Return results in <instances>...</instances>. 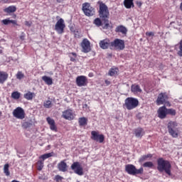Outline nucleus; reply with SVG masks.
I'll return each instance as SVG.
<instances>
[{
	"mask_svg": "<svg viewBox=\"0 0 182 182\" xmlns=\"http://www.w3.org/2000/svg\"><path fill=\"white\" fill-rule=\"evenodd\" d=\"M157 170L159 173L165 171L168 176H171V164L163 158H159L157 159Z\"/></svg>",
	"mask_w": 182,
	"mask_h": 182,
	"instance_id": "nucleus-1",
	"label": "nucleus"
},
{
	"mask_svg": "<svg viewBox=\"0 0 182 182\" xmlns=\"http://www.w3.org/2000/svg\"><path fill=\"white\" fill-rule=\"evenodd\" d=\"M97 5L99 6L98 14L101 19H109L110 13L109 12V7L106 4L103 3L101 0L97 2Z\"/></svg>",
	"mask_w": 182,
	"mask_h": 182,
	"instance_id": "nucleus-2",
	"label": "nucleus"
},
{
	"mask_svg": "<svg viewBox=\"0 0 182 182\" xmlns=\"http://www.w3.org/2000/svg\"><path fill=\"white\" fill-rule=\"evenodd\" d=\"M125 171L130 176H137V174H143L144 169H143V167L136 169L134 165L127 164L125 166Z\"/></svg>",
	"mask_w": 182,
	"mask_h": 182,
	"instance_id": "nucleus-3",
	"label": "nucleus"
},
{
	"mask_svg": "<svg viewBox=\"0 0 182 182\" xmlns=\"http://www.w3.org/2000/svg\"><path fill=\"white\" fill-rule=\"evenodd\" d=\"M177 126H178L177 122L171 121L168 123V132L174 139L178 137V129H176Z\"/></svg>",
	"mask_w": 182,
	"mask_h": 182,
	"instance_id": "nucleus-4",
	"label": "nucleus"
},
{
	"mask_svg": "<svg viewBox=\"0 0 182 182\" xmlns=\"http://www.w3.org/2000/svg\"><path fill=\"white\" fill-rule=\"evenodd\" d=\"M82 11L85 16H93L96 14V10L87 2L82 4Z\"/></svg>",
	"mask_w": 182,
	"mask_h": 182,
	"instance_id": "nucleus-5",
	"label": "nucleus"
},
{
	"mask_svg": "<svg viewBox=\"0 0 182 182\" xmlns=\"http://www.w3.org/2000/svg\"><path fill=\"white\" fill-rule=\"evenodd\" d=\"M125 107L127 110H133L139 106V100L134 97H127L125 100Z\"/></svg>",
	"mask_w": 182,
	"mask_h": 182,
	"instance_id": "nucleus-6",
	"label": "nucleus"
},
{
	"mask_svg": "<svg viewBox=\"0 0 182 182\" xmlns=\"http://www.w3.org/2000/svg\"><path fill=\"white\" fill-rule=\"evenodd\" d=\"M110 48H113L115 50H123L126 48L124 41L120 38H116L110 43Z\"/></svg>",
	"mask_w": 182,
	"mask_h": 182,
	"instance_id": "nucleus-7",
	"label": "nucleus"
},
{
	"mask_svg": "<svg viewBox=\"0 0 182 182\" xmlns=\"http://www.w3.org/2000/svg\"><path fill=\"white\" fill-rule=\"evenodd\" d=\"M12 114L14 117L18 119V120H23L26 114L25 113V109L21 107H17L13 110Z\"/></svg>",
	"mask_w": 182,
	"mask_h": 182,
	"instance_id": "nucleus-8",
	"label": "nucleus"
},
{
	"mask_svg": "<svg viewBox=\"0 0 182 182\" xmlns=\"http://www.w3.org/2000/svg\"><path fill=\"white\" fill-rule=\"evenodd\" d=\"M65 28H66V24H65V20L63 18H60L58 20L55 25V31L58 33V35H62L65 33Z\"/></svg>",
	"mask_w": 182,
	"mask_h": 182,
	"instance_id": "nucleus-9",
	"label": "nucleus"
},
{
	"mask_svg": "<svg viewBox=\"0 0 182 182\" xmlns=\"http://www.w3.org/2000/svg\"><path fill=\"white\" fill-rule=\"evenodd\" d=\"M70 167L71 170L74 171L75 174H77V176H83V167H82L80 163L78 161L74 162Z\"/></svg>",
	"mask_w": 182,
	"mask_h": 182,
	"instance_id": "nucleus-10",
	"label": "nucleus"
},
{
	"mask_svg": "<svg viewBox=\"0 0 182 182\" xmlns=\"http://www.w3.org/2000/svg\"><path fill=\"white\" fill-rule=\"evenodd\" d=\"M80 46L83 53H89V52L92 50V47H90V41H89L87 38L82 39Z\"/></svg>",
	"mask_w": 182,
	"mask_h": 182,
	"instance_id": "nucleus-11",
	"label": "nucleus"
},
{
	"mask_svg": "<svg viewBox=\"0 0 182 182\" xmlns=\"http://www.w3.org/2000/svg\"><path fill=\"white\" fill-rule=\"evenodd\" d=\"M91 139L95 141H98L99 143H103V141H105V135L99 134V132L96 131H92Z\"/></svg>",
	"mask_w": 182,
	"mask_h": 182,
	"instance_id": "nucleus-12",
	"label": "nucleus"
},
{
	"mask_svg": "<svg viewBox=\"0 0 182 182\" xmlns=\"http://www.w3.org/2000/svg\"><path fill=\"white\" fill-rule=\"evenodd\" d=\"M87 77L85 75H80L76 77V85L79 87L87 86Z\"/></svg>",
	"mask_w": 182,
	"mask_h": 182,
	"instance_id": "nucleus-13",
	"label": "nucleus"
},
{
	"mask_svg": "<svg viewBox=\"0 0 182 182\" xmlns=\"http://www.w3.org/2000/svg\"><path fill=\"white\" fill-rule=\"evenodd\" d=\"M168 99V96L166 92H161L156 100V105H158V106H160V105H164V103H166V100Z\"/></svg>",
	"mask_w": 182,
	"mask_h": 182,
	"instance_id": "nucleus-14",
	"label": "nucleus"
},
{
	"mask_svg": "<svg viewBox=\"0 0 182 182\" xmlns=\"http://www.w3.org/2000/svg\"><path fill=\"white\" fill-rule=\"evenodd\" d=\"M157 113L158 117H159V119H166V117H167V108L166 106L160 107Z\"/></svg>",
	"mask_w": 182,
	"mask_h": 182,
	"instance_id": "nucleus-15",
	"label": "nucleus"
},
{
	"mask_svg": "<svg viewBox=\"0 0 182 182\" xmlns=\"http://www.w3.org/2000/svg\"><path fill=\"white\" fill-rule=\"evenodd\" d=\"M68 164H66V160H63L60 161L58 165L57 168L59 171H62L63 173H66L68 171Z\"/></svg>",
	"mask_w": 182,
	"mask_h": 182,
	"instance_id": "nucleus-16",
	"label": "nucleus"
},
{
	"mask_svg": "<svg viewBox=\"0 0 182 182\" xmlns=\"http://www.w3.org/2000/svg\"><path fill=\"white\" fill-rule=\"evenodd\" d=\"M62 117L63 119H65L66 120H73L75 119V116L73 115V112H72V109H66L63 112Z\"/></svg>",
	"mask_w": 182,
	"mask_h": 182,
	"instance_id": "nucleus-17",
	"label": "nucleus"
},
{
	"mask_svg": "<svg viewBox=\"0 0 182 182\" xmlns=\"http://www.w3.org/2000/svg\"><path fill=\"white\" fill-rule=\"evenodd\" d=\"M115 32L126 36L127 35V28L124 26L120 25L116 27Z\"/></svg>",
	"mask_w": 182,
	"mask_h": 182,
	"instance_id": "nucleus-18",
	"label": "nucleus"
},
{
	"mask_svg": "<svg viewBox=\"0 0 182 182\" xmlns=\"http://www.w3.org/2000/svg\"><path fill=\"white\" fill-rule=\"evenodd\" d=\"M46 120H47V123L49 124L50 126V130H54L55 132H56L57 130V127H56V124L55 123V119L48 117L46 118Z\"/></svg>",
	"mask_w": 182,
	"mask_h": 182,
	"instance_id": "nucleus-19",
	"label": "nucleus"
},
{
	"mask_svg": "<svg viewBox=\"0 0 182 182\" xmlns=\"http://www.w3.org/2000/svg\"><path fill=\"white\" fill-rule=\"evenodd\" d=\"M9 76L6 72L0 71V84L4 85L8 80Z\"/></svg>",
	"mask_w": 182,
	"mask_h": 182,
	"instance_id": "nucleus-20",
	"label": "nucleus"
},
{
	"mask_svg": "<svg viewBox=\"0 0 182 182\" xmlns=\"http://www.w3.org/2000/svg\"><path fill=\"white\" fill-rule=\"evenodd\" d=\"M1 23H3V25H9V23H12V25H14V26H18V21H16V20H10L9 18L2 20Z\"/></svg>",
	"mask_w": 182,
	"mask_h": 182,
	"instance_id": "nucleus-21",
	"label": "nucleus"
},
{
	"mask_svg": "<svg viewBox=\"0 0 182 182\" xmlns=\"http://www.w3.org/2000/svg\"><path fill=\"white\" fill-rule=\"evenodd\" d=\"M103 21L102 28V29H112L113 28L112 26L109 23V18H101Z\"/></svg>",
	"mask_w": 182,
	"mask_h": 182,
	"instance_id": "nucleus-22",
	"label": "nucleus"
},
{
	"mask_svg": "<svg viewBox=\"0 0 182 182\" xmlns=\"http://www.w3.org/2000/svg\"><path fill=\"white\" fill-rule=\"evenodd\" d=\"M110 46V42L109 40H102L100 42V47L101 49H108Z\"/></svg>",
	"mask_w": 182,
	"mask_h": 182,
	"instance_id": "nucleus-23",
	"label": "nucleus"
},
{
	"mask_svg": "<svg viewBox=\"0 0 182 182\" xmlns=\"http://www.w3.org/2000/svg\"><path fill=\"white\" fill-rule=\"evenodd\" d=\"M131 92H132L133 93H141L142 90L141 88H140V85L133 84L131 86Z\"/></svg>",
	"mask_w": 182,
	"mask_h": 182,
	"instance_id": "nucleus-24",
	"label": "nucleus"
},
{
	"mask_svg": "<svg viewBox=\"0 0 182 182\" xmlns=\"http://www.w3.org/2000/svg\"><path fill=\"white\" fill-rule=\"evenodd\" d=\"M4 12H5V14H14V12H16V6H9L4 9Z\"/></svg>",
	"mask_w": 182,
	"mask_h": 182,
	"instance_id": "nucleus-25",
	"label": "nucleus"
},
{
	"mask_svg": "<svg viewBox=\"0 0 182 182\" xmlns=\"http://www.w3.org/2000/svg\"><path fill=\"white\" fill-rule=\"evenodd\" d=\"M35 93L30 91L27 92L26 94L23 95V97L26 100H32L33 97H35Z\"/></svg>",
	"mask_w": 182,
	"mask_h": 182,
	"instance_id": "nucleus-26",
	"label": "nucleus"
},
{
	"mask_svg": "<svg viewBox=\"0 0 182 182\" xmlns=\"http://www.w3.org/2000/svg\"><path fill=\"white\" fill-rule=\"evenodd\" d=\"M124 5L127 9H130V8L134 7V3H133V0H124Z\"/></svg>",
	"mask_w": 182,
	"mask_h": 182,
	"instance_id": "nucleus-27",
	"label": "nucleus"
},
{
	"mask_svg": "<svg viewBox=\"0 0 182 182\" xmlns=\"http://www.w3.org/2000/svg\"><path fill=\"white\" fill-rule=\"evenodd\" d=\"M42 80H43V82H45V83H46V85H48V86H50V85H53V80L50 77L44 75L42 77Z\"/></svg>",
	"mask_w": 182,
	"mask_h": 182,
	"instance_id": "nucleus-28",
	"label": "nucleus"
},
{
	"mask_svg": "<svg viewBox=\"0 0 182 182\" xmlns=\"http://www.w3.org/2000/svg\"><path fill=\"white\" fill-rule=\"evenodd\" d=\"M136 137H143L144 134V131L142 128H137L134 130Z\"/></svg>",
	"mask_w": 182,
	"mask_h": 182,
	"instance_id": "nucleus-29",
	"label": "nucleus"
},
{
	"mask_svg": "<svg viewBox=\"0 0 182 182\" xmlns=\"http://www.w3.org/2000/svg\"><path fill=\"white\" fill-rule=\"evenodd\" d=\"M53 156V152H51V153L44 154L40 156L39 159H40V160L45 161V160H46V159H49Z\"/></svg>",
	"mask_w": 182,
	"mask_h": 182,
	"instance_id": "nucleus-30",
	"label": "nucleus"
},
{
	"mask_svg": "<svg viewBox=\"0 0 182 182\" xmlns=\"http://www.w3.org/2000/svg\"><path fill=\"white\" fill-rule=\"evenodd\" d=\"M78 123L81 127L86 126L87 124V118L85 117L79 118Z\"/></svg>",
	"mask_w": 182,
	"mask_h": 182,
	"instance_id": "nucleus-31",
	"label": "nucleus"
},
{
	"mask_svg": "<svg viewBox=\"0 0 182 182\" xmlns=\"http://www.w3.org/2000/svg\"><path fill=\"white\" fill-rule=\"evenodd\" d=\"M4 173L7 177H9V176H11V172L9 171V164H6L4 166Z\"/></svg>",
	"mask_w": 182,
	"mask_h": 182,
	"instance_id": "nucleus-32",
	"label": "nucleus"
},
{
	"mask_svg": "<svg viewBox=\"0 0 182 182\" xmlns=\"http://www.w3.org/2000/svg\"><path fill=\"white\" fill-rule=\"evenodd\" d=\"M68 57L70 58V62H76L77 54L76 53H68Z\"/></svg>",
	"mask_w": 182,
	"mask_h": 182,
	"instance_id": "nucleus-33",
	"label": "nucleus"
},
{
	"mask_svg": "<svg viewBox=\"0 0 182 182\" xmlns=\"http://www.w3.org/2000/svg\"><path fill=\"white\" fill-rule=\"evenodd\" d=\"M11 97L12 99H14V100H18L21 97V92L18 91H14L11 93Z\"/></svg>",
	"mask_w": 182,
	"mask_h": 182,
	"instance_id": "nucleus-34",
	"label": "nucleus"
},
{
	"mask_svg": "<svg viewBox=\"0 0 182 182\" xmlns=\"http://www.w3.org/2000/svg\"><path fill=\"white\" fill-rule=\"evenodd\" d=\"M36 168L38 171H42L43 168V161L42 160H39L36 163Z\"/></svg>",
	"mask_w": 182,
	"mask_h": 182,
	"instance_id": "nucleus-35",
	"label": "nucleus"
},
{
	"mask_svg": "<svg viewBox=\"0 0 182 182\" xmlns=\"http://www.w3.org/2000/svg\"><path fill=\"white\" fill-rule=\"evenodd\" d=\"M94 25L97 26V28H100L103 25V22L100 18H97L93 21Z\"/></svg>",
	"mask_w": 182,
	"mask_h": 182,
	"instance_id": "nucleus-36",
	"label": "nucleus"
},
{
	"mask_svg": "<svg viewBox=\"0 0 182 182\" xmlns=\"http://www.w3.org/2000/svg\"><path fill=\"white\" fill-rule=\"evenodd\" d=\"M118 70L119 69L117 68H111L108 72L109 76H116L117 75Z\"/></svg>",
	"mask_w": 182,
	"mask_h": 182,
	"instance_id": "nucleus-37",
	"label": "nucleus"
},
{
	"mask_svg": "<svg viewBox=\"0 0 182 182\" xmlns=\"http://www.w3.org/2000/svg\"><path fill=\"white\" fill-rule=\"evenodd\" d=\"M16 77L18 80H22V79H23V77H25V75L21 71H18V72H17V73L16 75Z\"/></svg>",
	"mask_w": 182,
	"mask_h": 182,
	"instance_id": "nucleus-38",
	"label": "nucleus"
},
{
	"mask_svg": "<svg viewBox=\"0 0 182 182\" xmlns=\"http://www.w3.org/2000/svg\"><path fill=\"white\" fill-rule=\"evenodd\" d=\"M143 167H148L149 168H153L154 164L151 161H147L143 164Z\"/></svg>",
	"mask_w": 182,
	"mask_h": 182,
	"instance_id": "nucleus-39",
	"label": "nucleus"
},
{
	"mask_svg": "<svg viewBox=\"0 0 182 182\" xmlns=\"http://www.w3.org/2000/svg\"><path fill=\"white\" fill-rule=\"evenodd\" d=\"M167 114H170L171 116H176V112L174 109H167L166 108Z\"/></svg>",
	"mask_w": 182,
	"mask_h": 182,
	"instance_id": "nucleus-40",
	"label": "nucleus"
},
{
	"mask_svg": "<svg viewBox=\"0 0 182 182\" xmlns=\"http://www.w3.org/2000/svg\"><path fill=\"white\" fill-rule=\"evenodd\" d=\"M151 157H153V155L151 154H149L147 155H144L139 159V161H144V160H146V159H151Z\"/></svg>",
	"mask_w": 182,
	"mask_h": 182,
	"instance_id": "nucleus-41",
	"label": "nucleus"
},
{
	"mask_svg": "<svg viewBox=\"0 0 182 182\" xmlns=\"http://www.w3.org/2000/svg\"><path fill=\"white\" fill-rule=\"evenodd\" d=\"M43 106L46 109H50V107H52V102L50 100H47L46 102H44Z\"/></svg>",
	"mask_w": 182,
	"mask_h": 182,
	"instance_id": "nucleus-42",
	"label": "nucleus"
},
{
	"mask_svg": "<svg viewBox=\"0 0 182 182\" xmlns=\"http://www.w3.org/2000/svg\"><path fill=\"white\" fill-rule=\"evenodd\" d=\"M62 180H63V177L60 176V175H56L55 176V181L56 182H62Z\"/></svg>",
	"mask_w": 182,
	"mask_h": 182,
	"instance_id": "nucleus-43",
	"label": "nucleus"
},
{
	"mask_svg": "<svg viewBox=\"0 0 182 182\" xmlns=\"http://www.w3.org/2000/svg\"><path fill=\"white\" fill-rule=\"evenodd\" d=\"M0 4H11V0H0Z\"/></svg>",
	"mask_w": 182,
	"mask_h": 182,
	"instance_id": "nucleus-44",
	"label": "nucleus"
},
{
	"mask_svg": "<svg viewBox=\"0 0 182 182\" xmlns=\"http://www.w3.org/2000/svg\"><path fill=\"white\" fill-rule=\"evenodd\" d=\"M146 36H154V33H153V32H146Z\"/></svg>",
	"mask_w": 182,
	"mask_h": 182,
	"instance_id": "nucleus-45",
	"label": "nucleus"
},
{
	"mask_svg": "<svg viewBox=\"0 0 182 182\" xmlns=\"http://www.w3.org/2000/svg\"><path fill=\"white\" fill-rule=\"evenodd\" d=\"M20 39L21 41H24L25 40V33H22V34L20 36Z\"/></svg>",
	"mask_w": 182,
	"mask_h": 182,
	"instance_id": "nucleus-46",
	"label": "nucleus"
},
{
	"mask_svg": "<svg viewBox=\"0 0 182 182\" xmlns=\"http://www.w3.org/2000/svg\"><path fill=\"white\" fill-rule=\"evenodd\" d=\"M105 84L107 85V86H109L110 85V83H112L109 80H105Z\"/></svg>",
	"mask_w": 182,
	"mask_h": 182,
	"instance_id": "nucleus-47",
	"label": "nucleus"
},
{
	"mask_svg": "<svg viewBox=\"0 0 182 182\" xmlns=\"http://www.w3.org/2000/svg\"><path fill=\"white\" fill-rule=\"evenodd\" d=\"M25 25H26V26H31V23H29V21H26Z\"/></svg>",
	"mask_w": 182,
	"mask_h": 182,
	"instance_id": "nucleus-48",
	"label": "nucleus"
},
{
	"mask_svg": "<svg viewBox=\"0 0 182 182\" xmlns=\"http://www.w3.org/2000/svg\"><path fill=\"white\" fill-rule=\"evenodd\" d=\"M65 0H57V2L58 4H63V2Z\"/></svg>",
	"mask_w": 182,
	"mask_h": 182,
	"instance_id": "nucleus-49",
	"label": "nucleus"
},
{
	"mask_svg": "<svg viewBox=\"0 0 182 182\" xmlns=\"http://www.w3.org/2000/svg\"><path fill=\"white\" fill-rule=\"evenodd\" d=\"M88 76L89 77H93V73H89Z\"/></svg>",
	"mask_w": 182,
	"mask_h": 182,
	"instance_id": "nucleus-50",
	"label": "nucleus"
},
{
	"mask_svg": "<svg viewBox=\"0 0 182 182\" xmlns=\"http://www.w3.org/2000/svg\"><path fill=\"white\" fill-rule=\"evenodd\" d=\"M139 6H141V2L139 3Z\"/></svg>",
	"mask_w": 182,
	"mask_h": 182,
	"instance_id": "nucleus-51",
	"label": "nucleus"
},
{
	"mask_svg": "<svg viewBox=\"0 0 182 182\" xmlns=\"http://www.w3.org/2000/svg\"><path fill=\"white\" fill-rule=\"evenodd\" d=\"M0 114H2V112H0Z\"/></svg>",
	"mask_w": 182,
	"mask_h": 182,
	"instance_id": "nucleus-52",
	"label": "nucleus"
},
{
	"mask_svg": "<svg viewBox=\"0 0 182 182\" xmlns=\"http://www.w3.org/2000/svg\"><path fill=\"white\" fill-rule=\"evenodd\" d=\"M14 17L16 18V15H14Z\"/></svg>",
	"mask_w": 182,
	"mask_h": 182,
	"instance_id": "nucleus-53",
	"label": "nucleus"
}]
</instances>
